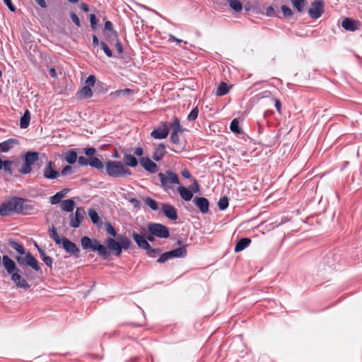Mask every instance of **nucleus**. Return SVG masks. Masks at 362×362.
<instances>
[{
    "instance_id": "49530a36",
    "label": "nucleus",
    "mask_w": 362,
    "mask_h": 362,
    "mask_svg": "<svg viewBox=\"0 0 362 362\" xmlns=\"http://www.w3.org/2000/svg\"><path fill=\"white\" fill-rule=\"evenodd\" d=\"M198 115H199V109H198V107H196L188 115L187 119L189 121H194L197 118Z\"/></svg>"
},
{
    "instance_id": "052dcab7",
    "label": "nucleus",
    "mask_w": 362,
    "mask_h": 362,
    "mask_svg": "<svg viewBox=\"0 0 362 362\" xmlns=\"http://www.w3.org/2000/svg\"><path fill=\"white\" fill-rule=\"evenodd\" d=\"M112 40H116L115 47L119 52V54H122L123 52V48L121 42L118 40L117 37L116 39L111 38Z\"/></svg>"
},
{
    "instance_id": "f3484780",
    "label": "nucleus",
    "mask_w": 362,
    "mask_h": 362,
    "mask_svg": "<svg viewBox=\"0 0 362 362\" xmlns=\"http://www.w3.org/2000/svg\"><path fill=\"white\" fill-rule=\"evenodd\" d=\"M11 280L18 288L27 290L30 287V285L26 281V280L20 275L19 272H14L11 275Z\"/></svg>"
},
{
    "instance_id": "79ce46f5",
    "label": "nucleus",
    "mask_w": 362,
    "mask_h": 362,
    "mask_svg": "<svg viewBox=\"0 0 362 362\" xmlns=\"http://www.w3.org/2000/svg\"><path fill=\"white\" fill-rule=\"evenodd\" d=\"M80 95L83 98H88L92 96L93 92L89 86H86L80 90Z\"/></svg>"
},
{
    "instance_id": "5fc2aeb1",
    "label": "nucleus",
    "mask_w": 362,
    "mask_h": 362,
    "mask_svg": "<svg viewBox=\"0 0 362 362\" xmlns=\"http://www.w3.org/2000/svg\"><path fill=\"white\" fill-rule=\"evenodd\" d=\"M72 173V167L71 165H66L62 170L60 175L66 176Z\"/></svg>"
},
{
    "instance_id": "0e129e2a",
    "label": "nucleus",
    "mask_w": 362,
    "mask_h": 362,
    "mask_svg": "<svg viewBox=\"0 0 362 362\" xmlns=\"http://www.w3.org/2000/svg\"><path fill=\"white\" fill-rule=\"evenodd\" d=\"M4 2L11 11H14L16 10V7L12 4L11 0H4Z\"/></svg>"
},
{
    "instance_id": "4468645a",
    "label": "nucleus",
    "mask_w": 362,
    "mask_h": 362,
    "mask_svg": "<svg viewBox=\"0 0 362 362\" xmlns=\"http://www.w3.org/2000/svg\"><path fill=\"white\" fill-rule=\"evenodd\" d=\"M141 165L148 172L155 173L158 170V165L148 157H142L139 159Z\"/></svg>"
},
{
    "instance_id": "37998d69",
    "label": "nucleus",
    "mask_w": 362,
    "mask_h": 362,
    "mask_svg": "<svg viewBox=\"0 0 362 362\" xmlns=\"http://www.w3.org/2000/svg\"><path fill=\"white\" fill-rule=\"evenodd\" d=\"M218 206L220 210H225L228 206V199L226 197H221L218 202Z\"/></svg>"
},
{
    "instance_id": "774afa93",
    "label": "nucleus",
    "mask_w": 362,
    "mask_h": 362,
    "mask_svg": "<svg viewBox=\"0 0 362 362\" xmlns=\"http://www.w3.org/2000/svg\"><path fill=\"white\" fill-rule=\"evenodd\" d=\"M181 174L186 179H189L191 177V176H192L190 173L189 172V170H187V169L183 170L182 171Z\"/></svg>"
},
{
    "instance_id": "603ef678",
    "label": "nucleus",
    "mask_w": 362,
    "mask_h": 362,
    "mask_svg": "<svg viewBox=\"0 0 362 362\" xmlns=\"http://www.w3.org/2000/svg\"><path fill=\"white\" fill-rule=\"evenodd\" d=\"M179 132H172L171 135H170V139H171L172 142L175 144H177L180 143V139H179V136H178Z\"/></svg>"
},
{
    "instance_id": "c9c22d12",
    "label": "nucleus",
    "mask_w": 362,
    "mask_h": 362,
    "mask_svg": "<svg viewBox=\"0 0 362 362\" xmlns=\"http://www.w3.org/2000/svg\"><path fill=\"white\" fill-rule=\"evenodd\" d=\"M230 7L235 12H240L243 8L242 3L239 0H229Z\"/></svg>"
},
{
    "instance_id": "a878e982",
    "label": "nucleus",
    "mask_w": 362,
    "mask_h": 362,
    "mask_svg": "<svg viewBox=\"0 0 362 362\" xmlns=\"http://www.w3.org/2000/svg\"><path fill=\"white\" fill-rule=\"evenodd\" d=\"M251 243V240L250 238H242L240 239L236 244L234 251L235 252H239L245 250L247 247L250 245Z\"/></svg>"
},
{
    "instance_id": "58836bf2",
    "label": "nucleus",
    "mask_w": 362,
    "mask_h": 362,
    "mask_svg": "<svg viewBox=\"0 0 362 362\" xmlns=\"http://www.w3.org/2000/svg\"><path fill=\"white\" fill-rule=\"evenodd\" d=\"M145 204L148 206L152 210L156 211L158 209V205L156 201L151 197H146L144 199Z\"/></svg>"
},
{
    "instance_id": "dca6fc26",
    "label": "nucleus",
    "mask_w": 362,
    "mask_h": 362,
    "mask_svg": "<svg viewBox=\"0 0 362 362\" xmlns=\"http://www.w3.org/2000/svg\"><path fill=\"white\" fill-rule=\"evenodd\" d=\"M2 262L8 274L12 275L14 272H20L14 261L8 256L4 255L2 257Z\"/></svg>"
},
{
    "instance_id": "338daca9",
    "label": "nucleus",
    "mask_w": 362,
    "mask_h": 362,
    "mask_svg": "<svg viewBox=\"0 0 362 362\" xmlns=\"http://www.w3.org/2000/svg\"><path fill=\"white\" fill-rule=\"evenodd\" d=\"M134 153L137 156H141L144 154V150L141 147H136Z\"/></svg>"
},
{
    "instance_id": "1a4fd4ad",
    "label": "nucleus",
    "mask_w": 362,
    "mask_h": 362,
    "mask_svg": "<svg viewBox=\"0 0 362 362\" xmlns=\"http://www.w3.org/2000/svg\"><path fill=\"white\" fill-rule=\"evenodd\" d=\"M323 1L316 0L311 4V6L308 9V14L312 18L317 19L322 16L323 13Z\"/></svg>"
},
{
    "instance_id": "864d4df0",
    "label": "nucleus",
    "mask_w": 362,
    "mask_h": 362,
    "mask_svg": "<svg viewBox=\"0 0 362 362\" xmlns=\"http://www.w3.org/2000/svg\"><path fill=\"white\" fill-rule=\"evenodd\" d=\"M70 17L72 20V21L74 23V24L77 26V27H80L81 26V23H80V20L78 17V16L74 13V12H71L70 13Z\"/></svg>"
},
{
    "instance_id": "4d7b16f0",
    "label": "nucleus",
    "mask_w": 362,
    "mask_h": 362,
    "mask_svg": "<svg viewBox=\"0 0 362 362\" xmlns=\"http://www.w3.org/2000/svg\"><path fill=\"white\" fill-rule=\"evenodd\" d=\"M145 250H146L147 254L152 257H155L160 252L158 249H152L151 246L150 249H146Z\"/></svg>"
},
{
    "instance_id": "ddd939ff",
    "label": "nucleus",
    "mask_w": 362,
    "mask_h": 362,
    "mask_svg": "<svg viewBox=\"0 0 362 362\" xmlns=\"http://www.w3.org/2000/svg\"><path fill=\"white\" fill-rule=\"evenodd\" d=\"M25 199L18 197L12 198L8 201V206L11 212L23 213Z\"/></svg>"
},
{
    "instance_id": "f03ea898",
    "label": "nucleus",
    "mask_w": 362,
    "mask_h": 362,
    "mask_svg": "<svg viewBox=\"0 0 362 362\" xmlns=\"http://www.w3.org/2000/svg\"><path fill=\"white\" fill-rule=\"evenodd\" d=\"M158 177L160 181V187L167 193L175 192L174 185H180V180L177 173L171 170L165 173H159Z\"/></svg>"
},
{
    "instance_id": "a19ab883",
    "label": "nucleus",
    "mask_w": 362,
    "mask_h": 362,
    "mask_svg": "<svg viewBox=\"0 0 362 362\" xmlns=\"http://www.w3.org/2000/svg\"><path fill=\"white\" fill-rule=\"evenodd\" d=\"M230 129L231 132L236 133V134H240L242 132L240 128L239 127V122L238 119H233L230 124Z\"/></svg>"
},
{
    "instance_id": "9d476101",
    "label": "nucleus",
    "mask_w": 362,
    "mask_h": 362,
    "mask_svg": "<svg viewBox=\"0 0 362 362\" xmlns=\"http://www.w3.org/2000/svg\"><path fill=\"white\" fill-rule=\"evenodd\" d=\"M85 214L86 211L84 209L78 207L75 213L70 216V226L74 228H78Z\"/></svg>"
},
{
    "instance_id": "7c9ffc66",
    "label": "nucleus",
    "mask_w": 362,
    "mask_h": 362,
    "mask_svg": "<svg viewBox=\"0 0 362 362\" xmlns=\"http://www.w3.org/2000/svg\"><path fill=\"white\" fill-rule=\"evenodd\" d=\"M105 30L107 32L106 35L109 38H117V33L113 30L112 24L110 21H106L105 23Z\"/></svg>"
},
{
    "instance_id": "bf43d9fd",
    "label": "nucleus",
    "mask_w": 362,
    "mask_h": 362,
    "mask_svg": "<svg viewBox=\"0 0 362 362\" xmlns=\"http://www.w3.org/2000/svg\"><path fill=\"white\" fill-rule=\"evenodd\" d=\"M95 78L93 75H90L86 81V83L88 85V86H93L95 85Z\"/></svg>"
},
{
    "instance_id": "2eb2a0df",
    "label": "nucleus",
    "mask_w": 362,
    "mask_h": 362,
    "mask_svg": "<svg viewBox=\"0 0 362 362\" xmlns=\"http://www.w3.org/2000/svg\"><path fill=\"white\" fill-rule=\"evenodd\" d=\"M169 133V128L167 124H163L161 127L155 129L151 135L156 139H162L167 137Z\"/></svg>"
},
{
    "instance_id": "de8ad7c7",
    "label": "nucleus",
    "mask_w": 362,
    "mask_h": 362,
    "mask_svg": "<svg viewBox=\"0 0 362 362\" xmlns=\"http://www.w3.org/2000/svg\"><path fill=\"white\" fill-rule=\"evenodd\" d=\"M63 196L59 193V192H58L50 197V202L52 204H57L60 202Z\"/></svg>"
},
{
    "instance_id": "7ed1b4c3",
    "label": "nucleus",
    "mask_w": 362,
    "mask_h": 362,
    "mask_svg": "<svg viewBox=\"0 0 362 362\" xmlns=\"http://www.w3.org/2000/svg\"><path fill=\"white\" fill-rule=\"evenodd\" d=\"M81 243L83 250H90L98 252V255L106 259L110 255L107 247L96 239H91L88 236H83L81 239Z\"/></svg>"
},
{
    "instance_id": "5701e85b",
    "label": "nucleus",
    "mask_w": 362,
    "mask_h": 362,
    "mask_svg": "<svg viewBox=\"0 0 362 362\" xmlns=\"http://www.w3.org/2000/svg\"><path fill=\"white\" fill-rule=\"evenodd\" d=\"M165 153V146L163 144H159L156 148L153 154V158L156 161H160Z\"/></svg>"
},
{
    "instance_id": "f704fd0d",
    "label": "nucleus",
    "mask_w": 362,
    "mask_h": 362,
    "mask_svg": "<svg viewBox=\"0 0 362 362\" xmlns=\"http://www.w3.org/2000/svg\"><path fill=\"white\" fill-rule=\"evenodd\" d=\"M89 165L98 170H100L103 168V162L96 157H90Z\"/></svg>"
},
{
    "instance_id": "4c0bfd02",
    "label": "nucleus",
    "mask_w": 362,
    "mask_h": 362,
    "mask_svg": "<svg viewBox=\"0 0 362 362\" xmlns=\"http://www.w3.org/2000/svg\"><path fill=\"white\" fill-rule=\"evenodd\" d=\"M10 206H8V202L3 203L0 205V215L1 216H8L11 214Z\"/></svg>"
},
{
    "instance_id": "4be33fe9",
    "label": "nucleus",
    "mask_w": 362,
    "mask_h": 362,
    "mask_svg": "<svg viewBox=\"0 0 362 362\" xmlns=\"http://www.w3.org/2000/svg\"><path fill=\"white\" fill-rule=\"evenodd\" d=\"M18 141L16 139H9L0 143V151L8 152L14 145L18 144Z\"/></svg>"
},
{
    "instance_id": "3c124183",
    "label": "nucleus",
    "mask_w": 362,
    "mask_h": 362,
    "mask_svg": "<svg viewBox=\"0 0 362 362\" xmlns=\"http://www.w3.org/2000/svg\"><path fill=\"white\" fill-rule=\"evenodd\" d=\"M78 163L81 166H83V165H89V162H90V158L88 159L86 158V157L84 156H79L78 158Z\"/></svg>"
},
{
    "instance_id": "8fccbe9b",
    "label": "nucleus",
    "mask_w": 362,
    "mask_h": 362,
    "mask_svg": "<svg viewBox=\"0 0 362 362\" xmlns=\"http://www.w3.org/2000/svg\"><path fill=\"white\" fill-rule=\"evenodd\" d=\"M281 11L283 12V14L285 17H290L293 15V12L291 10V8L285 5H283L281 6Z\"/></svg>"
},
{
    "instance_id": "c03bdc74",
    "label": "nucleus",
    "mask_w": 362,
    "mask_h": 362,
    "mask_svg": "<svg viewBox=\"0 0 362 362\" xmlns=\"http://www.w3.org/2000/svg\"><path fill=\"white\" fill-rule=\"evenodd\" d=\"M172 132H182V128L180 124V120L175 117L173 122L170 124Z\"/></svg>"
},
{
    "instance_id": "bb28decb",
    "label": "nucleus",
    "mask_w": 362,
    "mask_h": 362,
    "mask_svg": "<svg viewBox=\"0 0 362 362\" xmlns=\"http://www.w3.org/2000/svg\"><path fill=\"white\" fill-rule=\"evenodd\" d=\"M75 202L72 199L64 200L61 204V208L63 211L72 212L74 209Z\"/></svg>"
},
{
    "instance_id": "a18cd8bd",
    "label": "nucleus",
    "mask_w": 362,
    "mask_h": 362,
    "mask_svg": "<svg viewBox=\"0 0 362 362\" xmlns=\"http://www.w3.org/2000/svg\"><path fill=\"white\" fill-rule=\"evenodd\" d=\"M105 230L108 234L113 237L117 238V236L118 235L114 227L110 223H105Z\"/></svg>"
},
{
    "instance_id": "ea45409f",
    "label": "nucleus",
    "mask_w": 362,
    "mask_h": 362,
    "mask_svg": "<svg viewBox=\"0 0 362 362\" xmlns=\"http://www.w3.org/2000/svg\"><path fill=\"white\" fill-rule=\"evenodd\" d=\"M13 164V163L11 160H4L3 163L2 167H1V170H4L6 173H8L9 175H12Z\"/></svg>"
},
{
    "instance_id": "e2e57ef3",
    "label": "nucleus",
    "mask_w": 362,
    "mask_h": 362,
    "mask_svg": "<svg viewBox=\"0 0 362 362\" xmlns=\"http://www.w3.org/2000/svg\"><path fill=\"white\" fill-rule=\"evenodd\" d=\"M42 260L44 261L45 264L47 267H49L50 268L52 267V259L50 257H49V256L44 257Z\"/></svg>"
},
{
    "instance_id": "6e6d98bb",
    "label": "nucleus",
    "mask_w": 362,
    "mask_h": 362,
    "mask_svg": "<svg viewBox=\"0 0 362 362\" xmlns=\"http://www.w3.org/2000/svg\"><path fill=\"white\" fill-rule=\"evenodd\" d=\"M89 19H90V23L91 28L93 29H95L97 23H98L95 15V14H90L89 16Z\"/></svg>"
},
{
    "instance_id": "09e8293b",
    "label": "nucleus",
    "mask_w": 362,
    "mask_h": 362,
    "mask_svg": "<svg viewBox=\"0 0 362 362\" xmlns=\"http://www.w3.org/2000/svg\"><path fill=\"white\" fill-rule=\"evenodd\" d=\"M100 46L102 47V49H103L104 52L108 57H111L112 56L111 49L109 48V47L105 42H100Z\"/></svg>"
},
{
    "instance_id": "69168bd1",
    "label": "nucleus",
    "mask_w": 362,
    "mask_h": 362,
    "mask_svg": "<svg viewBox=\"0 0 362 362\" xmlns=\"http://www.w3.org/2000/svg\"><path fill=\"white\" fill-rule=\"evenodd\" d=\"M275 107L279 114H281V103L279 99L275 98Z\"/></svg>"
},
{
    "instance_id": "c85d7f7f",
    "label": "nucleus",
    "mask_w": 362,
    "mask_h": 362,
    "mask_svg": "<svg viewBox=\"0 0 362 362\" xmlns=\"http://www.w3.org/2000/svg\"><path fill=\"white\" fill-rule=\"evenodd\" d=\"M77 153L74 150L67 151L64 156V160L69 164H74L77 160Z\"/></svg>"
},
{
    "instance_id": "b1692460",
    "label": "nucleus",
    "mask_w": 362,
    "mask_h": 362,
    "mask_svg": "<svg viewBox=\"0 0 362 362\" xmlns=\"http://www.w3.org/2000/svg\"><path fill=\"white\" fill-rule=\"evenodd\" d=\"M180 197L185 201H190L193 197L192 192L184 186H179L177 189Z\"/></svg>"
},
{
    "instance_id": "e433bc0d",
    "label": "nucleus",
    "mask_w": 362,
    "mask_h": 362,
    "mask_svg": "<svg viewBox=\"0 0 362 362\" xmlns=\"http://www.w3.org/2000/svg\"><path fill=\"white\" fill-rule=\"evenodd\" d=\"M291 3L298 12H302L304 10L305 0H291Z\"/></svg>"
},
{
    "instance_id": "412c9836",
    "label": "nucleus",
    "mask_w": 362,
    "mask_h": 362,
    "mask_svg": "<svg viewBox=\"0 0 362 362\" xmlns=\"http://www.w3.org/2000/svg\"><path fill=\"white\" fill-rule=\"evenodd\" d=\"M341 26L348 31H355L358 29V22L349 18H345L341 22Z\"/></svg>"
},
{
    "instance_id": "473e14b6",
    "label": "nucleus",
    "mask_w": 362,
    "mask_h": 362,
    "mask_svg": "<svg viewBox=\"0 0 362 362\" xmlns=\"http://www.w3.org/2000/svg\"><path fill=\"white\" fill-rule=\"evenodd\" d=\"M30 119V112L27 110L23 116L21 118L20 125L23 129H25L28 127Z\"/></svg>"
},
{
    "instance_id": "cd10ccee",
    "label": "nucleus",
    "mask_w": 362,
    "mask_h": 362,
    "mask_svg": "<svg viewBox=\"0 0 362 362\" xmlns=\"http://www.w3.org/2000/svg\"><path fill=\"white\" fill-rule=\"evenodd\" d=\"M230 86L225 82H221L217 87L216 95L217 96H222L227 94L229 91Z\"/></svg>"
},
{
    "instance_id": "72a5a7b5",
    "label": "nucleus",
    "mask_w": 362,
    "mask_h": 362,
    "mask_svg": "<svg viewBox=\"0 0 362 362\" xmlns=\"http://www.w3.org/2000/svg\"><path fill=\"white\" fill-rule=\"evenodd\" d=\"M49 237L55 242V243L58 245H61L62 242V238H60L56 228L52 226V228L49 230Z\"/></svg>"
},
{
    "instance_id": "9b49d317",
    "label": "nucleus",
    "mask_w": 362,
    "mask_h": 362,
    "mask_svg": "<svg viewBox=\"0 0 362 362\" xmlns=\"http://www.w3.org/2000/svg\"><path fill=\"white\" fill-rule=\"evenodd\" d=\"M61 245L66 251V252L75 256L76 257H79V253H80L79 248L77 247V245L74 243L69 240L66 238H62V242L61 243Z\"/></svg>"
},
{
    "instance_id": "393cba45",
    "label": "nucleus",
    "mask_w": 362,
    "mask_h": 362,
    "mask_svg": "<svg viewBox=\"0 0 362 362\" xmlns=\"http://www.w3.org/2000/svg\"><path fill=\"white\" fill-rule=\"evenodd\" d=\"M123 161L127 166L135 168L138 165L137 159L130 153H125L123 157Z\"/></svg>"
},
{
    "instance_id": "423d86ee",
    "label": "nucleus",
    "mask_w": 362,
    "mask_h": 362,
    "mask_svg": "<svg viewBox=\"0 0 362 362\" xmlns=\"http://www.w3.org/2000/svg\"><path fill=\"white\" fill-rule=\"evenodd\" d=\"M148 230L151 235L161 238H167L170 236L168 228L160 223H150L148 224Z\"/></svg>"
},
{
    "instance_id": "f257e3e1",
    "label": "nucleus",
    "mask_w": 362,
    "mask_h": 362,
    "mask_svg": "<svg viewBox=\"0 0 362 362\" xmlns=\"http://www.w3.org/2000/svg\"><path fill=\"white\" fill-rule=\"evenodd\" d=\"M105 243L107 250L113 251L116 256H119L122 254V249H129L132 243L127 236L119 234L116 240L112 238H108Z\"/></svg>"
},
{
    "instance_id": "13d9d810",
    "label": "nucleus",
    "mask_w": 362,
    "mask_h": 362,
    "mask_svg": "<svg viewBox=\"0 0 362 362\" xmlns=\"http://www.w3.org/2000/svg\"><path fill=\"white\" fill-rule=\"evenodd\" d=\"M96 152V150L95 148L90 147V148H84V153L86 156L89 157H92Z\"/></svg>"
},
{
    "instance_id": "680f3d73",
    "label": "nucleus",
    "mask_w": 362,
    "mask_h": 362,
    "mask_svg": "<svg viewBox=\"0 0 362 362\" xmlns=\"http://www.w3.org/2000/svg\"><path fill=\"white\" fill-rule=\"evenodd\" d=\"M275 10L274 8H273V6H269L267 8V10H266V15L267 16H275Z\"/></svg>"
},
{
    "instance_id": "a211bd4d",
    "label": "nucleus",
    "mask_w": 362,
    "mask_h": 362,
    "mask_svg": "<svg viewBox=\"0 0 362 362\" xmlns=\"http://www.w3.org/2000/svg\"><path fill=\"white\" fill-rule=\"evenodd\" d=\"M162 211L165 216L169 219L173 221L177 219V210L173 205L169 204H163Z\"/></svg>"
},
{
    "instance_id": "c756f323",
    "label": "nucleus",
    "mask_w": 362,
    "mask_h": 362,
    "mask_svg": "<svg viewBox=\"0 0 362 362\" xmlns=\"http://www.w3.org/2000/svg\"><path fill=\"white\" fill-rule=\"evenodd\" d=\"M8 245L16 252H18L21 255L25 254V250L22 244H20L19 243L13 240H8Z\"/></svg>"
},
{
    "instance_id": "6e6552de",
    "label": "nucleus",
    "mask_w": 362,
    "mask_h": 362,
    "mask_svg": "<svg viewBox=\"0 0 362 362\" xmlns=\"http://www.w3.org/2000/svg\"><path fill=\"white\" fill-rule=\"evenodd\" d=\"M187 255V250L185 247H181L171 251L163 253L158 259L159 263H164L173 257H184Z\"/></svg>"
},
{
    "instance_id": "f8f14e48",
    "label": "nucleus",
    "mask_w": 362,
    "mask_h": 362,
    "mask_svg": "<svg viewBox=\"0 0 362 362\" xmlns=\"http://www.w3.org/2000/svg\"><path fill=\"white\" fill-rule=\"evenodd\" d=\"M59 175L60 173L54 168L53 161L49 160L43 169V177L45 179L54 180L59 177Z\"/></svg>"
},
{
    "instance_id": "0eeeda50",
    "label": "nucleus",
    "mask_w": 362,
    "mask_h": 362,
    "mask_svg": "<svg viewBox=\"0 0 362 362\" xmlns=\"http://www.w3.org/2000/svg\"><path fill=\"white\" fill-rule=\"evenodd\" d=\"M16 260L21 265L29 266L35 271L42 272L38 261L30 252L26 253L25 257H16Z\"/></svg>"
},
{
    "instance_id": "2f4dec72",
    "label": "nucleus",
    "mask_w": 362,
    "mask_h": 362,
    "mask_svg": "<svg viewBox=\"0 0 362 362\" xmlns=\"http://www.w3.org/2000/svg\"><path fill=\"white\" fill-rule=\"evenodd\" d=\"M88 216L93 224L100 225L102 223L101 220L98 216V214L95 209H90L88 210Z\"/></svg>"
},
{
    "instance_id": "6ab92c4d",
    "label": "nucleus",
    "mask_w": 362,
    "mask_h": 362,
    "mask_svg": "<svg viewBox=\"0 0 362 362\" xmlns=\"http://www.w3.org/2000/svg\"><path fill=\"white\" fill-rule=\"evenodd\" d=\"M132 237L139 247L142 248L144 250L150 249V244L148 243L144 236L138 234L136 232H133Z\"/></svg>"
},
{
    "instance_id": "aec40b11",
    "label": "nucleus",
    "mask_w": 362,
    "mask_h": 362,
    "mask_svg": "<svg viewBox=\"0 0 362 362\" xmlns=\"http://www.w3.org/2000/svg\"><path fill=\"white\" fill-rule=\"evenodd\" d=\"M196 206L199 209L200 211L203 214L209 211V201L204 197H196L194 199Z\"/></svg>"
},
{
    "instance_id": "20e7f679",
    "label": "nucleus",
    "mask_w": 362,
    "mask_h": 362,
    "mask_svg": "<svg viewBox=\"0 0 362 362\" xmlns=\"http://www.w3.org/2000/svg\"><path fill=\"white\" fill-rule=\"evenodd\" d=\"M106 172L113 177H126L132 175L131 170L120 161L108 160L105 164Z\"/></svg>"
},
{
    "instance_id": "39448f33",
    "label": "nucleus",
    "mask_w": 362,
    "mask_h": 362,
    "mask_svg": "<svg viewBox=\"0 0 362 362\" xmlns=\"http://www.w3.org/2000/svg\"><path fill=\"white\" fill-rule=\"evenodd\" d=\"M23 163L19 168L18 172L22 175H27L31 173L32 166L39 159V153L35 151H28L23 157Z\"/></svg>"
}]
</instances>
